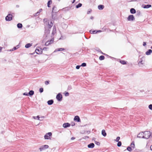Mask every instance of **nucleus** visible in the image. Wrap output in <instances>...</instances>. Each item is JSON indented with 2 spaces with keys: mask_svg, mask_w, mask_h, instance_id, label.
Returning a JSON list of instances; mask_svg holds the SVG:
<instances>
[{
  "mask_svg": "<svg viewBox=\"0 0 152 152\" xmlns=\"http://www.w3.org/2000/svg\"><path fill=\"white\" fill-rule=\"evenodd\" d=\"M47 23V27H45V35L46 37L50 33V30L49 29L51 28L53 25V23L51 20H48Z\"/></svg>",
  "mask_w": 152,
  "mask_h": 152,
  "instance_id": "f257e3e1",
  "label": "nucleus"
},
{
  "mask_svg": "<svg viewBox=\"0 0 152 152\" xmlns=\"http://www.w3.org/2000/svg\"><path fill=\"white\" fill-rule=\"evenodd\" d=\"M144 139H148L151 136V133L150 131H147L144 132Z\"/></svg>",
  "mask_w": 152,
  "mask_h": 152,
  "instance_id": "f03ea898",
  "label": "nucleus"
},
{
  "mask_svg": "<svg viewBox=\"0 0 152 152\" xmlns=\"http://www.w3.org/2000/svg\"><path fill=\"white\" fill-rule=\"evenodd\" d=\"M52 135V133L51 132H48L46 133L44 136V138L45 139L48 140L50 139V137Z\"/></svg>",
  "mask_w": 152,
  "mask_h": 152,
  "instance_id": "7ed1b4c3",
  "label": "nucleus"
},
{
  "mask_svg": "<svg viewBox=\"0 0 152 152\" xmlns=\"http://www.w3.org/2000/svg\"><path fill=\"white\" fill-rule=\"evenodd\" d=\"M48 148L49 146L48 145H44L41 146V147L39 148V149L40 151H43L48 149Z\"/></svg>",
  "mask_w": 152,
  "mask_h": 152,
  "instance_id": "20e7f679",
  "label": "nucleus"
},
{
  "mask_svg": "<svg viewBox=\"0 0 152 152\" xmlns=\"http://www.w3.org/2000/svg\"><path fill=\"white\" fill-rule=\"evenodd\" d=\"M12 15L10 14H8L5 17V20L7 21H10L12 20Z\"/></svg>",
  "mask_w": 152,
  "mask_h": 152,
  "instance_id": "39448f33",
  "label": "nucleus"
},
{
  "mask_svg": "<svg viewBox=\"0 0 152 152\" xmlns=\"http://www.w3.org/2000/svg\"><path fill=\"white\" fill-rule=\"evenodd\" d=\"M56 99L58 101H61L62 99V96L61 94L60 93H58L56 96Z\"/></svg>",
  "mask_w": 152,
  "mask_h": 152,
  "instance_id": "423d86ee",
  "label": "nucleus"
},
{
  "mask_svg": "<svg viewBox=\"0 0 152 152\" xmlns=\"http://www.w3.org/2000/svg\"><path fill=\"white\" fill-rule=\"evenodd\" d=\"M56 7H55V6H54V7L52 8V18L53 19H55V18H53V13H56V12H57V11L56 10Z\"/></svg>",
  "mask_w": 152,
  "mask_h": 152,
  "instance_id": "0eeeda50",
  "label": "nucleus"
},
{
  "mask_svg": "<svg viewBox=\"0 0 152 152\" xmlns=\"http://www.w3.org/2000/svg\"><path fill=\"white\" fill-rule=\"evenodd\" d=\"M135 18L134 16L133 15H130L128 16L127 18V20L128 21H133L134 20Z\"/></svg>",
  "mask_w": 152,
  "mask_h": 152,
  "instance_id": "6e6552de",
  "label": "nucleus"
},
{
  "mask_svg": "<svg viewBox=\"0 0 152 152\" xmlns=\"http://www.w3.org/2000/svg\"><path fill=\"white\" fill-rule=\"evenodd\" d=\"M35 51L37 54H41L42 52V49L40 48H37L35 50Z\"/></svg>",
  "mask_w": 152,
  "mask_h": 152,
  "instance_id": "1a4fd4ad",
  "label": "nucleus"
},
{
  "mask_svg": "<svg viewBox=\"0 0 152 152\" xmlns=\"http://www.w3.org/2000/svg\"><path fill=\"white\" fill-rule=\"evenodd\" d=\"M54 41V39H51L50 41H48L46 42L45 43V45L47 46L49 45L50 44L52 43Z\"/></svg>",
  "mask_w": 152,
  "mask_h": 152,
  "instance_id": "9d476101",
  "label": "nucleus"
},
{
  "mask_svg": "<svg viewBox=\"0 0 152 152\" xmlns=\"http://www.w3.org/2000/svg\"><path fill=\"white\" fill-rule=\"evenodd\" d=\"M137 137L139 138H144V132H142L139 133L137 135Z\"/></svg>",
  "mask_w": 152,
  "mask_h": 152,
  "instance_id": "9b49d317",
  "label": "nucleus"
},
{
  "mask_svg": "<svg viewBox=\"0 0 152 152\" xmlns=\"http://www.w3.org/2000/svg\"><path fill=\"white\" fill-rule=\"evenodd\" d=\"M74 120V121H76L78 122H80V117L79 116L77 115H76L75 117Z\"/></svg>",
  "mask_w": 152,
  "mask_h": 152,
  "instance_id": "f8f14e48",
  "label": "nucleus"
},
{
  "mask_svg": "<svg viewBox=\"0 0 152 152\" xmlns=\"http://www.w3.org/2000/svg\"><path fill=\"white\" fill-rule=\"evenodd\" d=\"M70 126V124L68 123H64L63 125V126L64 128H67L69 127Z\"/></svg>",
  "mask_w": 152,
  "mask_h": 152,
  "instance_id": "ddd939ff",
  "label": "nucleus"
},
{
  "mask_svg": "<svg viewBox=\"0 0 152 152\" xmlns=\"http://www.w3.org/2000/svg\"><path fill=\"white\" fill-rule=\"evenodd\" d=\"M142 7L144 8L147 9L148 8L151 7V4H143L142 6Z\"/></svg>",
  "mask_w": 152,
  "mask_h": 152,
  "instance_id": "4468645a",
  "label": "nucleus"
},
{
  "mask_svg": "<svg viewBox=\"0 0 152 152\" xmlns=\"http://www.w3.org/2000/svg\"><path fill=\"white\" fill-rule=\"evenodd\" d=\"M94 144L93 143H91L88 145V147L89 148H93L94 147Z\"/></svg>",
  "mask_w": 152,
  "mask_h": 152,
  "instance_id": "2eb2a0df",
  "label": "nucleus"
},
{
  "mask_svg": "<svg viewBox=\"0 0 152 152\" xmlns=\"http://www.w3.org/2000/svg\"><path fill=\"white\" fill-rule=\"evenodd\" d=\"M64 50H65V49L63 48H58L55 49V50L54 51V52H56L58 51H63Z\"/></svg>",
  "mask_w": 152,
  "mask_h": 152,
  "instance_id": "dca6fc26",
  "label": "nucleus"
},
{
  "mask_svg": "<svg viewBox=\"0 0 152 152\" xmlns=\"http://www.w3.org/2000/svg\"><path fill=\"white\" fill-rule=\"evenodd\" d=\"M152 53V50L151 49H149L145 52V54L147 55H149L151 54Z\"/></svg>",
  "mask_w": 152,
  "mask_h": 152,
  "instance_id": "f3484780",
  "label": "nucleus"
},
{
  "mask_svg": "<svg viewBox=\"0 0 152 152\" xmlns=\"http://www.w3.org/2000/svg\"><path fill=\"white\" fill-rule=\"evenodd\" d=\"M98 8L99 10H102L104 8V6L102 5H99L98 6Z\"/></svg>",
  "mask_w": 152,
  "mask_h": 152,
  "instance_id": "a211bd4d",
  "label": "nucleus"
},
{
  "mask_svg": "<svg viewBox=\"0 0 152 152\" xmlns=\"http://www.w3.org/2000/svg\"><path fill=\"white\" fill-rule=\"evenodd\" d=\"M54 101L53 100V99H51L50 100H48L47 102V103L49 105H52Z\"/></svg>",
  "mask_w": 152,
  "mask_h": 152,
  "instance_id": "6ab92c4d",
  "label": "nucleus"
},
{
  "mask_svg": "<svg viewBox=\"0 0 152 152\" xmlns=\"http://www.w3.org/2000/svg\"><path fill=\"white\" fill-rule=\"evenodd\" d=\"M130 12L131 13L134 14L136 13V11L134 9L132 8L130 9Z\"/></svg>",
  "mask_w": 152,
  "mask_h": 152,
  "instance_id": "aec40b11",
  "label": "nucleus"
},
{
  "mask_svg": "<svg viewBox=\"0 0 152 152\" xmlns=\"http://www.w3.org/2000/svg\"><path fill=\"white\" fill-rule=\"evenodd\" d=\"M102 134L104 137H105L107 135V134L105 132V131L103 129L102 131Z\"/></svg>",
  "mask_w": 152,
  "mask_h": 152,
  "instance_id": "412c9836",
  "label": "nucleus"
},
{
  "mask_svg": "<svg viewBox=\"0 0 152 152\" xmlns=\"http://www.w3.org/2000/svg\"><path fill=\"white\" fill-rule=\"evenodd\" d=\"M34 92L33 90L30 91L29 93H28V95L30 96H32L33 95H34Z\"/></svg>",
  "mask_w": 152,
  "mask_h": 152,
  "instance_id": "4be33fe9",
  "label": "nucleus"
},
{
  "mask_svg": "<svg viewBox=\"0 0 152 152\" xmlns=\"http://www.w3.org/2000/svg\"><path fill=\"white\" fill-rule=\"evenodd\" d=\"M56 32V29L55 26H54L53 27L52 34L53 35L55 34Z\"/></svg>",
  "mask_w": 152,
  "mask_h": 152,
  "instance_id": "5701e85b",
  "label": "nucleus"
},
{
  "mask_svg": "<svg viewBox=\"0 0 152 152\" xmlns=\"http://www.w3.org/2000/svg\"><path fill=\"white\" fill-rule=\"evenodd\" d=\"M131 147L132 148V149H134V148H135V145H134V141H132L130 145Z\"/></svg>",
  "mask_w": 152,
  "mask_h": 152,
  "instance_id": "b1692460",
  "label": "nucleus"
},
{
  "mask_svg": "<svg viewBox=\"0 0 152 152\" xmlns=\"http://www.w3.org/2000/svg\"><path fill=\"white\" fill-rule=\"evenodd\" d=\"M32 45V44L30 43H28L26 45L25 47L26 48H28L30 47Z\"/></svg>",
  "mask_w": 152,
  "mask_h": 152,
  "instance_id": "393cba45",
  "label": "nucleus"
},
{
  "mask_svg": "<svg viewBox=\"0 0 152 152\" xmlns=\"http://www.w3.org/2000/svg\"><path fill=\"white\" fill-rule=\"evenodd\" d=\"M17 27L19 28H21L23 27L22 24L21 23H18L17 25Z\"/></svg>",
  "mask_w": 152,
  "mask_h": 152,
  "instance_id": "a878e982",
  "label": "nucleus"
},
{
  "mask_svg": "<svg viewBox=\"0 0 152 152\" xmlns=\"http://www.w3.org/2000/svg\"><path fill=\"white\" fill-rule=\"evenodd\" d=\"M52 3V1L51 0H49L48 2L47 6L48 7H50V5Z\"/></svg>",
  "mask_w": 152,
  "mask_h": 152,
  "instance_id": "bb28decb",
  "label": "nucleus"
},
{
  "mask_svg": "<svg viewBox=\"0 0 152 152\" xmlns=\"http://www.w3.org/2000/svg\"><path fill=\"white\" fill-rule=\"evenodd\" d=\"M120 62L122 64H126V62L124 60H121L120 61Z\"/></svg>",
  "mask_w": 152,
  "mask_h": 152,
  "instance_id": "cd10ccee",
  "label": "nucleus"
},
{
  "mask_svg": "<svg viewBox=\"0 0 152 152\" xmlns=\"http://www.w3.org/2000/svg\"><path fill=\"white\" fill-rule=\"evenodd\" d=\"M90 32L91 34H95L97 33L96 30H91L90 31Z\"/></svg>",
  "mask_w": 152,
  "mask_h": 152,
  "instance_id": "c85d7f7f",
  "label": "nucleus"
},
{
  "mask_svg": "<svg viewBox=\"0 0 152 152\" xmlns=\"http://www.w3.org/2000/svg\"><path fill=\"white\" fill-rule=\"evenodd\" d=\"M33 118L34 119H36V118H37V119L40 121H42V119H40V117L39 115H37V116H33Z\"/></svg>",
  "mask_w": 152,
  "mask_h": 152,
  "instance_id": "c756f323",
  "label": "nucleus"
},
{
  "mask_svg": "<svg viewBox=\"0 0 152 152\" xmlns=\"http://www.w3.org/2000/svg\"><path fill=\"white\" fill-rule=\"evenodd\" d=\"M127 150L129 151H131L132 150V148L130 146H128L127 148Z\"/></svg>",
  "mask_w": 152,
  "mask_h": 152,
  "instance_id": "7c9ffc66",
  "label": "nucleus"
},
{
  "mask_svg": "<svg viewBox=\"0 0 152 152\" xmlns=\"http://www.w3.org/2000/svg\"><path fill=\"white\" fill-rule=\"evenodd\" d=\"M82 6V4L80 3H79L77 5H76V7L77 8H78L80 7H81Z\"/></svg>",
  "mask_w": 152,
  "mask_h": 152,
  "instance_id": "2f4dec72",
  "label": "nucleus"
},
{
  "mask_svg": "<svg viewBox=\"0 0 152 152\" xmlns=\"http://www.w3.org/2000/svg\"><path fill=\"white\" fill-rule=\"evenodd\" d=\"M144 58H145V57L144 56L142 57V58H141V59H140V61H139V62H138V64H140V63H141L142 64H143V63H142V61H143L142 59Z\"/></svg>",
  "mask_w": 152,
  "mask_h": 152,
  "instance_id": "473e14b6",
  "label": "nucleus"
},
{
  "mask_svg": "<svg viewBox=\"0 0 152 152\" xmlns=\"http://www.w3.org/2000/svg\"><path fill=\"white\" fill-rule=\"evenodd\" d=\"M104 57L103 56H101L99 57V59L100 60H103L104 59Z\"/></svg>",
  "mask_w": 152,
  "mask_h": 152,
  "instance_id": "72a5a7b5",
  "label": "nucleus"
},
{
  "mask_svg": "<svg viewBox=\"0 0 152 152\" xmlns=\"http://www.w3.org/2000/svg\"><path fill=\"white\" fill-rule=\"evenodd\" d=\"M117 146L118 147H120L121 145V141L118 142Z\"/></svg>",
  "mask_w": 152,
  "mask_h": 152,
  "instance_id": "f704fd0d",
  "label": "nucleus"
},
{
  "mask_svg": "<svg viewBox=\"0 0 152 152\" xmlns=\"http://www.w3.org/2000/svg\"><path fill=\"white\" fill-rule=\"evenodd\" d=\"M81 66L85 67L86 66V64L85 63H83L81 65H80Z\"/></svg>",
  "mask_w": 152,
  "mask_h": 152,
  "instance_id": "c9c22d12",
  "label": "nucleus"
},
{
  "mask_svg": "<svg viewBox=\"0 0 152 152\" xmlns=\"http://www.w3.org/2000/svg\"><path fill=\"white\" fill-rule=\"evenodd\" d=\"M17 49H16V48L15 47H14L12 49L10 50L9 51H13V50H16Z\"/></svg>",
  "mask_w": 152,
  "mask_h": 152,
  "instance_id": "e433bc0d",
  "label": "nucleus"
},
{
  "mask_svg": "<svg viewBox=\"0 0 152 152\" xmlns=\"http://www.w3.org/2000/svg\"><path fill=\"white\" fill-rule=\"evenodd\" d=\"M39 91L40 93H42L43 91V89L42 88H40L39 89Z\"/></svg>",
  "mask_w": 152,
  "mask_h": 152,
  "instance_id": "4c0bfd02",
  "label": "nucleus"
},
{
  "mask_svg": "<svg viewBox=\"0 0 152 152\" xmlns=\"http://www.w3.org/2000/svg\"><path fill=\"white\" fill-rule=\"evenodd\" d=\"M120 137H117L116 139V140H115V141L116 142H118L119 141V140L120 139Z\"/></svg>",
  "mask_w": 152,
  "mask_h": 152,
  "instance_id": "58836bf2",
  "label": "nucleus"
},
{
  "mask_svg": "<svg viewBox=\"0 0 152 152\" xmlns=\"http://www.w3.org/2000/svg\"><path fill=\"white\" fill-rule=\"evenodd\" d=\"M39 12H37L36 13H34V16H37L38 15H39Z\"/></svg>",
  "mask_w": 152,
  "mask_h": 152,
  "instance_id": "ea45409f",
  "label": "nucleus"
},
{
  "mask_svg": "<svg viewBox=\"0 0 152 152\" xmlns=\"http://www.w3.org/2000/svg\"><path fill=\"white\" fill-rule=\"evenodd\" d=\"M149 108L152 110V104H150L148 106Z\"/></svg>",
  "mask_w": 152,
  "mask_h": 152,
  "instance_id": "a19ab883",
  "label": "nucleus"
},
{
  "mask_svg": "<svg viewBox=\"0 0 152 152\" xmlns=\"http://www.w3.org/2000/svg\"><path fill=\"white\" fill-rule=\"evenodd\" d=\"M49 83V81H46L45 82V84L46 85H48Z\"/></svg>",
  "mask_w": 152,
  "mask_h": 152,
  "instance_id": "79ce46f5",
  "label": "nucleus"
},
{
  "mask_svg": "<svg viewBox=\"0 0 152 152\" xmlns=\"http://www.w3.org/2000/svg\"><path fill=\"white\" fill-rule=\"evenodd\" d=\"M69 93L68 92H66L65 94V96H69Z\"/></svg>",
  "mask_w": 152,
  "mask_h": 152,
  "instance_id": "37998d69",
  "label": "nucleus"
},
{
  "mask_svg": "<svg viewBox=\"0 0 152 152\" xmlns=\"http://www.w3.org/2000/svg\"><path fill=\"white\" fill-rule=\"evenodd\" d=\"M23 95H25V96H28L29 95L28 93H26V92L23 93Z\"/></svg>",
  "mask_w": 152,
  "mask_h": 152,
  "instance_id": "c03bdc74",
  "label": "nucleus"
},
{
  "mask_svg": "<svg viewBox=\"0 0 152 152\" xmlns=\"http://www.w3.org/2000/svg\"><path fill=\"white\" fill-rule=\"evenodd\" d=\"M95 143L97 145H100V143L99 142L95 141Z\"/></svg>",
  "mask_w": 152,
  "mask_h": 152,
  "instance_id": "a18cd8bd",
  "label": "nucleus"
},
{
  "mask_svg": "<svg viewBox=\"0 0 152 152\" xmlns=\"http://www.w3.org/2000/svg\"><path fill=\"white\" fill-rule=\"evenodd\" d=\"M91 12V10L89 9V10H88V11H87V14H89L90 12Z\"/></svg>",
  "mask_w": 152,
  "mask_h": 152,
  "instance_id": "49530a36",
  "label": "nucleus"
},
{
  "mask_svg": "<svg viewBox=\"0 0 152 152\" xmlns=\"http://www.w3.org/2000/svg\"><path fill=\"white\" fill-rule=\"evenodd\" d=\"M80 66V65H77L76 66V68L77 69H79Z\"/></svg>",
  "mask_w": 152,
  "mask_h": 152,
  "instance_id": "de8ad7c7",
  "label": "nucleus"
},
{
  "mask_svg": "<svg viewBox=\"0 0 152 152\" xmlns=\"http://www.w3.org/2000/svg\"><path fill=\"white\" fill-rule=\"evenodd\" d=\"M91 131H87L86 132H85L84 134H86V133H87L88 134H89L90 133Z\"/></svg>",
  "mask_w": 152,
  "mask_h": 152,
  "instance_id": "09e8293b",
  "label": "nucleus"
},
{
  "mask_svg": "<svg viewBox=\"0 0 152 152\" xmlns=\"http://www.w3.org/2000/svg\"><path fill=\"white\" fill-rule=\"evenodd\" d=\"M44 23H45L46 24H47V19H44Z\"/></svg>",
  "mask_w": 152,
  "mask_h": 152,
  "instance_id": "8fccbe9b",
  "label": "nucleus"
},
{
  "mask_svg": "<svg viewBox=\"0 0 152 152\" xmlns=\"http://www.w3.org/2000/svg\"><path fill=\"white\" fill-rule=\"evenodd\" d=\"M72 89V87L71 86H69L68 88V90H70Z\"/></svg>",
  "mask_w": 152,
  "mask_h": 152,
  "instance_id": "3c124183",
  "label": "nucleus"
},
{
  "mask_svg": "<svg viewBox=\"0 0 152 152\" xmlns=\"http://www.w3.org/2000/svg\"><path fill=\"white\" fill-rule=\"evenodd\" d=\"M53 15H53V18H55V19L54 18L53 19H54V20H55L56 19V13H54H54H53Z\"/></svg>",
  "mask_w": 152,
  "mask_h": 152,
  "instance_id": "603ef678",
  "label": "nucleus"
},
{
  "mask_svg": "<svg viewBox=\"0 0 152 152\" xmlns=\"http://www.w3.org/2000/svg\"><path fill=\"white\" fill-rule=\"evenodd\" d=\"M89 138V137L88 136H85L83 138V139H88Z\"/></svg>",
  "mask_w": 152,
  "mask_h": 152,
  "instance_id": "864d4df0",
  "label": "nucleus"
},
{
  "mask_svg": "<svg viewBox=\"0 0 152 152\" xmlns=\"http://www.w3.org/2000/svg\"><path fill=\"white\" fill-rule=\"evenodd\" d=\"M42 9H40L38 11V12H39V14L42 11Z\"/></svg>",
  "mask_w": 152,
  "mask_h": 152,
  "instance_id": "5fc2aeb1",
  "label": "nucleus"
},
{
  "mask_svg": "<svg viewBox=\"0 0 152 152\" xmlns=\"http://www.w3.org/2000/svg\"><path fill=\"white\" fill-rule=\"evenodd\" d=\"M146 45V42H143V46H145V45Z\"/></svg>",
  "mask_w": 152,
  "mask_h": 152,
  "instance_id": "6e6d98bb",
  "label": "nucleus"
},
{
  "mask_svg": "<svg viewBox=\"0 0 152 152\" xmlns=\"http://www.w3.org/2000/svg\"><path fill=\"white\" fill-rule=\"evenodd\" d=\"M48 48H47V47H44L43 48V49H42V50H47V49Z\"/></svg>",
  "mask_w": 152,
  "mask_h": 152,
  "instance_id": "4d7b16f0",
  "label": "nucleus"
},
{
  "mask_svg": "<svg viewBox=\"0 0 152 152\" xmlns=\"http://www.w3.org/2000/svg\"><path fill=\"white\" fill-rule=\"evenodd\" d=\"M102 31L101 30H96V32L97 33H99L101 32Z\"/></svg>",
  "mask_w": 152,
  "mask_h": 152,
  "instance_id": "13d9d810",
  "label": "nucleus"
},
{
  "mask_svg": "<svg viewBox=\"0 0 152 152\" xmlns=\"http://www.w3.org/2000/svg\"><path fill=\"white\" fill-rule=\"evenodd\" d=\"M15 47L16 48V49H18V48H19V45H18L16 46Z\"/></svg>",
  "mask_w": 152,
  "mask_h": 152,
  "instance_id": "bf43d9fd",
  "label": "nucleus"
},
{
  "mask_svg": "<svg viewBox=\"0 0 152 152\" xmlns=\"http://www.w3.org/2000/svg\"><path fill=\"white\" fill-rule=\"evenodd\" d=\"M75 125V124L74 123H72L71 124V125L72 126H74Z\"/></svg>",
  "mask_w": 152,
  "mask_h": 152,
  "instance_id": "052dcab7",
  "label": "nucleus"
},
{
  "mask_svg": "<svg viewBox=\"0 0 152 152\" xmlns=\"http://www.w3.org/2000/svg\"><path fill=\"white\" fill-rule=\"evenodd\" d=\"M2 47L0 46V53L1 52L2 49Z\"/></svg>",
  "mask_w": 152,
  "mask_h": 152,
  "instance_id": "680f3d73",
  "label": "nucleus"
},
{
  "mask_svg": "<svg viewBox=\"0 0 152 152\" xmlns=\"http://www.w3.org/2000/svg\"><path fill=\"white\" fill-rule=\"evenodd\" d=\"M75 139V137H72L71 138V140H74Z\"/></svg>",
  "mask_w": 152,
  "mask_h": 152,
  "instance_id": "e2e57ef3",
  "label": "nucleus"
},
{
  "mask_svg": "<svg viewBox=\"0 0 152 152\" xmlns=\"http://www.w3.org/2000/svg\"><path fill=\"white\" fill-rule=\"evenodd\" d=\"M64 9H67V10H70V8H68V7H67V8H65Z\"/></svg>",
  "mask_w": 152,
  "mask_h": 152,
  "instance_id": "0e129e2a",
  "label": "nucleus"
},
{
  "mask_svg": "<svg viewBox=\"0 0 152 152\" xmlns=\"http://www.w3.org/2000/svg\"><path fill=\"white\" fill-rule=\"evenodd\" d=\"M93 18H94V17H93V16H91V17H90V19H93Z\"/></svg>",
  "mask_w": 152,
  "mask_h": 152,
  "instance_id": "69168bd1",
  "label": "nucleus"
},
{
  "mask_svg": "<svg viewBox=\"0 0 152 152\" xmlns=\"http://www.w3.org/2000/svg\"><path fill=\"white\" fill-rule=\"evenodd\" d=\"M150 149L152 151V145L150 146Z\"/></svg>",
  "mask_w": 152,
  "mask_h": 152,
  "instance_id": "338daca9",
  "label": "nucleus"
},
{
  "mask_svg": "<svg viewBox=\"0 0 152 152\" xmlns=\"http://www.w3.org/2000/svg\"><path fill=\"white\" fill-rule=\"evenodd\" d=\"M76 0H73V1H72V4L74 3L75 1Z\"/></svg>",
  "mask_w": 152,
  "mask_h": 152,
  "instance_id": "774afa93",
  "label": "nucleus"
}]
</instances>
